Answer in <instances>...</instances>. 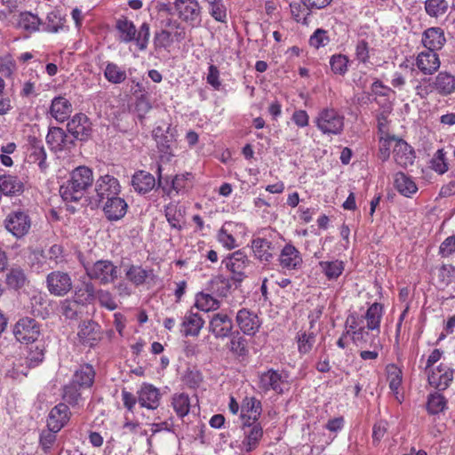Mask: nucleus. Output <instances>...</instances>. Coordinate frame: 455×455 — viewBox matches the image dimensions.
Segmentation results:
<instances>
[{
	"instance_id": "obj_1",
	"label": "nucleus",
	"mask_w": 455,
	"mask_h": 455,
	"mask_svg": "<svg viewBox=\"0 0 455 455\" xmlns=\"http://www.w3.org/2000/svg\"><path fill=\"white\" fill-rule=\"evenodd\" d=\"M94 181L92 170L81 165L75 168L69 175V179L64 183L60 193L67 202H78L81 200Z\"/></svg>"
},
{
	"instance_id": "obj_2",
	"label": "nucleus",
	"mask_w": 455,
	"mask_h": 455,
	"mask_svg": "<svg viewBox=\"0 0 455 455\" xmlns=\"http://www.w3.org/2000/svg\"><path fill=\"white\" fill-rule=\"evenodd\" d=\"M116 28L118 31L120 42L128 44L134 41L140 51H145L148 48L150 28L147 22L142 23L137 30L132 21L127 18H121L116 20Z\"/></svg>"
},
{
	"instance_id": "obj_3",
	"label": "nucleus",
	"mask_w": 455,
	"mask_h": 455,
	"mask_svg": "<svg viewBox=\"0 0 455 455\" xmlns=\"http://www.w3.org/2000/svg\"><path fill=\"white\" fill-rule=\"evenodd\" d=\"M221 264L231 273V280L240 284L247 278L246 269L250 267L251 260L243 250H237L228 254Z\"/></svg>"
},
{
	"instance_id": "obj_4",
	"label": "nucleus",
	"mask_w": 455,
	"mask_h": 455,
	"mask_svg": "<svg viewBox=\"0 0 455 455\" xmlns=\"http://www.w3.org/2000/svg\"><path fill=\"white\" fill-rule=\"evenodd\" d=\"M344 116L335 108L322 109L315 119L316 127L323 134H340L344 129Z\"/></svg>"
},
{
	"instance_id": "obj_5",
	"label": "nucleus",
	"mask_w": 455,
	"mask_h": 455,
	"mask_svg": "<svg viewBox=\"0 0 455 455\" xmlns=\"http://www.w3.org/2000/svg\"><path fill=\"white\" fill-rule=\"evenodd\" d=\"M90 280L98 281L100 284H108L118 277V268L110 260H98L92 265L84 266Z\"/></svg>"
},
{
	"instance_id": "obj_6",
	"label": "nucleus",
	"mask_w": 455,
	"mask_h": 455,
	"mask_svg": "<svg viewBox=\"0 0 455 455\" xmlns=\"http://www.w3.org/2000/svg\"><path fill=\"white\" fill-rule=\"evenodd\" d=\"M4 227L17 239L28 234L31 228V219L28 213L21 209L10 212L4 220Z\"/></svg>"
},
{
	"instance_id": "obj_7",
	"label": "nucleus",
	"mask_w": 455,
	"mask_h": 455,
	"mask_svg": "<svg viewBox=\"0 0 455 455\" xmlns=\"http://www.w3.org/2000/svg\"><path fill=\"white\" fill-rule=\"evenodd\" d=\"M120 191L121 186L116 178L108 174L100 176L95 181V196L92 197V203L100 206L105 200L118 196Z\"/></svg>"
},
{
	"instance_id": "obj_8",
	"label": "nucleus",
	"mask_w": 455,
	"mask_h": 455,
	"mask_svg": "<svg viewBox=\"0 0 455 455\" xmlns=\"http://www.w3.org/2000/svg\"><path fill=\"white\" fill-rule=\"evenodd\" d=\"M13 334L20 342L34 343L41 335V325L33 318H20L14 326Z\"/></svg>"
},
{
	"instance_id": "obj_9",
	"label": "nucleus",
	"mask_w": 455,
	"mask_h": 455,
	"mask_svg": "<svg viewBox=\"0 0 455 455\" xmlns=\"http://www.w3.org/2000/svg\"><path fill=\"white\" fill-rule=\"evenodd\" d=\"M240 427L243 432V440L240 444V449L247 453L252 452L258 449L263 438V427L259 422L241 423Z\"/></svg>"
},
{
	"instance_id": "obj_10",
	"label": "nucleus",
	"mask_w": 455,
	"mask_h": 455,
	"mask_svg": "<svg viewBox=\"0 0 455 455\" xmlns=\"http://www.w3.org/2000/svg\"><path fill=\"white\" fill-rule=\"evenodd\" d=\"M174 7L180 19L192 28L201 23V9L196 0H175Z\"/></svg>"
},
{
	"instance_id": "obj_11",
	"label": "nucleus",
	"mask_w": 455,
	"mask_h": 455,
	"mask_svg": "<svg viewBox=\"0 0 455 455\" xmlns=\"http://www.w3.org/2000/svg\"><path fill=\"white\" fill-rule=\"evenodd\" d=\"M158 179L157 185L158 187H162L164 190L165 188L163 186V178H162V167L158 165ZM131 185L134 188V190L140 194L145 195L150 192L156 185V180L154 175L146 172V171H137L132 177Z\"/></svg>"
},
{
	"instance_id": "obj_12",
	"label": "nucleus",
	"mask_w": 455,
	"mask_h": 455,
	"mask_svg": "<svg viewBox=\"0 0 455 455\" xmlns=\"http://www.w3.org/2000/svg\"><path fill=\"white\" fill-rule=\"evenodd\" d=\"M46 284L51 294L60 297L68 294L73 287L71 276L68 273L59 270L47 275Z\"/></svg>"
},
{
	"instance_id": "obj_13",
	"label": "nucleus",
	"mask_w": 455,
	"mask_h": 455,
	"mask_svg": "<svg viewBox=\"0 0 455 455\" xmlns=\"http://www.w3.org/2000/svg\"><path fill=\"white\" fill-rule=\"evenodd\" d=\"M68 132L81 141L87 140L92 135V123L86 115L76 114L67 124Z\"/></svg>"
},
{
	"instance_id": "obj_14",
	"label": "nucleus",
	"mask_w": 455,
	"mask_h": 455,
	"mask_svg": "<svg viewBox=\"0 0 455 455\" xmlns=\"http://www.w3.org/2000/svg\"><path fill=\"white\" fill-rule=\"evenodd\" d=\"M78 329L77 337L79 342L84 346L92 347L96 346L102 338L100 326L92 320L82 322Z\"/></svg>"
},
{
	"instance_id": "obj_15",
	"label": "nucleus",
	"mask_w": 455,
	"mask_h": 455,
	"mask_svg": "<svg viewBox=\"0 0 455 455\" xmlns=\"http://www.w3.org/2000/svg\"><path fill=\"white\" fill-rule=\"evenodd\" d=\"M287 386V381L277 371L271 369L259 375V387L264 392L272 390L282 394Z\"/></svg>"
},
{
	"instance_id": "obj_16",
	"label": "nucleus",
	"mask_w": 455,
	"mask_h": 455,
	"mask_svg": "<svg viewBox=\"0 0 455 455\" xmlns=\"http://www.w3.org/2000/svg\"><path fill=\"white\" fill-rule=\"evenodd\" d=\"M233 330V321L228 314L219 312L212 315L209 323V331L217 339L229 337Z\"/></svg>"
},
{
	"instance_id": "obj_17",
	"label": "nucleus",
	"mask_w": 455,
	"mask_h": 455,
	"mask_svg": "<svg viewBox=\"0 0 455 455\" xmlns=\"http://www.w3.org/2000/svg\"><path fill=\"white\" fill-rule=\"evenodd\" d=\"M106 218L108 220L116 221L124 217L127 212L128 204L124 198L118 196L108 198L100 204Z\"/></svg>"
},
{
	"instance_id": "obj_18",
	"label": "nucleus",
	"mask_w": 455,
	"mask_h": 455,
	"mask_svg": "<svg viewBox=\"0 0 455 455\" xmlns=\"http://www.w3.org/2000/svg\"><path fill=\"white\" fill-rule=\"evenodd\" d=\"M70 411L67 404L59 403L55 405L49 412L47 419V427L52 432H59L68 422L70 419Z\"/></svg>"
},
{
	"instance_id": "obj_19",
	"label": "nucleus",
	"mask_w": 455,
	"mask_h": 455,
	"mask_svg": "<svg viewBox=\"0 0 455 455\" xmlns=\"http://www.w3.org/2000/svg\"><path fill=\"white\" fill-rule=\"evenodd\" d=\"M262 413V404L256 397L246 396L241 405L240 419L241 423H255L259 422V419Z\"/></svg>"
},
{
	"instance_id": "obj_20",
	"label": "nucleus",
	"mask_w": 455,
	"mask_h": 455,
	"mask_svg": "<svg viewBox=\"0 0 455 455\" xmlns=\"http://www.w3.org/2000/svg\"><path fill=\"white\" fill-rule=\"evenodd\" d=\"M236 323L246 335H254L261 324L258 315L246 308H242L237 312Z\"/></svg>"
},
{
	"instance_id": "obj_21",
	"label": "nucleus",
	"mask_w": 455,
	"mask_h": 455,
	"mask_svg": "<svg viewBox=\"0 0 455 455\" xmlns=\"http://www.w3.org/2000/svg\"><path fill=\"white\" fill-rule=\"evenodd\" d=\"M427 372L429 385L438 390L446 389L453 379V371L445 365H439L435 371L431 370Z\"/></svg>"
},
{
	"instance_id": "obj_22",
	"label": "nucleus",
	"mask_w": 455,
	"mask_h": 455,
	"mask_svg": "<svg viewBox=\"0 0 455 455\" xmlns=\"http://www.w3.org/2000/svg\"><path fill=\"white\" fill-rule=\"evenodd\" d=\"M440 65L439 56L434 51L421 52L416 59V66L424 75H433L438 70Z\"/></svg>"
},
{
	"instance_id": "obj_23",
	"label": "nucleus",
	"mask_w": 455,
	"mask_h": 455,
	"mask_svg": "<svg viewBox=\"0 0 455 455\" xmlns=\"http://www.w3.org/2000/svg\"><path fill=\"white\" fill-rule=\"evenodd\" d=\"M28 158L31 163L36 164L42 172L48 168L46 163V152L43 142L35 137L28 139Z\"/></svg>"
},
{
	"instance_id": "obj_24",
	"label": "nucleus",
	"mask_w": 455,
	"mask_h": 455,
	"mask_svg": "<svg viewBox=\"0 0 455 455\" xmlns=\"http://www.w3.org/2000/svg\"><path fill=\"white\" fill-rule=\"evenodd\" d=\"M433 87L437 94L445 97L455 92V76L443 71L432 78Z\"/></svg>"
},
{
	"instance_id": "obj_25",
	"label": "nucleus",
	"mask_w": 455,
	"mask_h": 455,
	"mask_svg": "<svg viewBox=\"0 0 455 455\" xmlns=\"http://www.w3.org/2000/svg\"><path fill=\"white\" fill-rule=\"evenodd\" d=\"M394 159L402 167L411 165L415 159L411 147L403 140H397L394 145Z\"/></svg>"
},
{
	"instance_id": "obj_26",
	"label": "nucleus",
	"mask_w": 455,
	"mask_h": 455,
	"mask_svg": "<svg viewBox=\"0 0 455 455\" xmlns=\"http://www.w3.org/2000/svg\"><path fill=\"white\" fill-rule=\"evenodd\" d=\"M315 321H310L308 330H300L296 335L298 350L300 354H308L314 347L316 341L317 331L314 330Z\"/></svg>"
},
{
	"instance_id": "obj_27",
	"label": "nucleus",
	"mask_w": 455,
	"mask_h": 455,
	"mask_svg": "<svg viewBox=\"0 0 455 455\" xmlns=\"http://www.w3.org/2000/svg\"><path fill=\"white\" fill-rule=\"evenodd\" d=\"M160 401L159 390L152 385L144 384L139 391L138 402L145 408L155 410Z\"/></svg>"
},
{
	"instance_id": "obj_28",
	"label": "nucleus",
	"mask_w": 455,
	"mask_h": 455,
	"mask_svg": "<svg viewBox=\"0 0 455 455\" xmlns=\"http://www.w3.org/2000/svg\"><path fill=\"white\" fill-rule=\"evenodd\" d=\"M445 41L444 33L441 28H429L424 31L422 36V43L429 51L436 52L440 50L444 45Z\"/></svg>"
},
{
	"instance_id": "obj_29",
	"label": "nucleus",
	"mask_w": 455,
	"mask_h": 455,
	"mask_svg": "<svg viewBox=\"0 0 455 455\" xmlns=\"http://www.w3.org/2000/svg\"><path fill=\"white\" fill-rule=\"evenodd\" d=\"M279 261L283 268L297 269L302 264V258L293 245L286 244L281 251Z\"/></svg>"
},
{
	"instance_id": "obj_30",
	"label": "nucleus",
	"mask_w": 455,
	"mask_h": 455,
	"mask_svg": "<svg viewBox=\"0 0 455 455\" xmlns=\"http://www.w3.org/2000/svg\"><path fill=\"white\" fill-rule=\"evenodd\" d=\"M351 338L357 347H364L369 346L371 348L382 347L378 335L369 333L364 327H360L353 331Z\"/></svg>"
},
{
	"instance_id": "obj_31",
	"label": "nucleus",
	"mask_w": 455,
	"mask_h": 455,
	"mask_svg": "<svg viewBox=\"0 0 455 455\" xmlns=\"http://www.w3.org/2000/svg\"><path fill=\"white\" fill-rule=\"evenodd\" d=\"M50 112L52 117H54L58 122L62 123L70 116L72 112V105L69 100L64 97H55L52 100Z\"/></svg>"
},
{
	"instance_id": "obj_32",
	"label": "nucleus",
	"mask_w": 455,
	"mask_h": 455,
	"mask_svg": "<svg viewBox=\"0 0 455 455\" xmlns=\"http://www.w3.org/2000/svg\"><path fill=\"white\" fill-rule=\"evenodd\" d=\"M251 249L255 258L262 262H269L273 259L274 246L267 238L258 237L253 239Z\"/></svg>"
},
{
	"instance_id": "obj_33",
	"label": "nucleus",
	"mask_w": 455,
	"mask_h": 455,
	"mask_svg": "<svg viewBox=\"0 0 455 455\" xmlns=\"http://www.w3.org/2000/svg\"><path fill=\"white\" fill-rule=\"evenodd\" d=\"M204 324V319L197 313L189 312L183 318L181 332L186 337L197 336Z\"/></svg>"
},
{
	"instance_id": "obj_34",
	"label": "nucleus",
	"mask_w": 455,
	"mask_h": 455,
	"mask_svg": "<svg viewBox=\"0 0 455 455\" xmlns=\"http://www.w3.org/2000/svg\"><path fill=\"white\" fill-rule=\"evenodd\" d=\"M5 283L9 288L17 291L25 287L28 283V279L24 269L20 267H12L6 274Z\"/></svg>"
},
{
	"instance_id": "obj_35",
	"label": "nucleus",
	"mask_w": 455,
	"mask_h": 455,
	"mask_svg": "<svg viewBox=\"0 0 455 455\" xmlns=\"http://www.w3.org/2000/svg\"><path fill=\"white\" fill-rule=\"evenodd\" d=\"M94 377L95 371L92 366L84 364L75 371L71 382L77 385L79 387H90L94 381Z\"/></svg>"
},
{
	"instance_id": "obj_36",
	"label": "nucleus",
	"mask_w": 455,
	"mask_h": 455,
	"mask_svg": "<svg viewBox=\"0 0 455 455\" xmlns=\"http://www.w3.org/2000/svg\"><path fill=\"white\" fill-rule=\"evenodd\" d=\"M23 191V183L16 176L3 175L0 176V194L16 195Z\"/></svg>"
},
{
	"instance_id": "obj_37",
	"label": "nucleus",
	"mask_w": 455,
	"mask_h": 455,
	"mask_svg": "<svg viewBox=\"0 0 455 455\" xmlns=\"http://www.w3.org/2000/svg\"><path fill=\"white\" fill-rule=\"evenodd\" d=\"M97 291L91 281H83L75 290L76 300L81 304L91 303L96 299Z\"/></svg>"
},
{
	"instance_id": "obj_38",
	"label": "nucleus",
	"mask_w": 455,
	"mask_h": 455,
	"mask_svg": "<svg viewBox=\"0 0 455 455\" xmlns=\"http://www.w3.org/2000/svg\"><path fill=\"white\" fill-rule=\"evenodd\" d=\"M44 343L42 340L31 343L25 359L27 365L29 368L37 366L44 358Z\"/></svg>"
},
{
	"instance_id": "obj_39",
	"label": "nucleus",
	"mask_w": 455,
	"mask_h": 455,
	"mask_svg": "<svg viewBox=\"0 0 455 455\" xmlns=\"http://www.w3.org/2000/svg\"><path fill=\"white\" fill-rule=\"evenodd\" d=\"M170 129L171 128L169 126L166 130L158 126L153 131V136L156 141L159 150L165 154L170 152L172 143L174 140L173 134L170 133Z\"/></svg>"
},
{
	"instance_id": "obj_40",
	"label": "nucleus",
	"mask_w": 455,
	"mask_h": 455,
	"mask_svg": "<svg viewBox=\"0 0 455 455\" xmlns=\"http://www.w3.org/2000/svg\"><path fill=\"white\" fill-rule=\"evenodd\" d=\"M394 185L397 191L405 196H410L418 190L415 182L403 172L395 173Z\"/></svg>"
},
{
	"instance_id": "obj_41",
	"label": "nucleus",
	"mask_w": 455,
	"mask_h": 455,
	"mask_svg": "<svg viewBox=\"0 0 455 455\" xmlns=\"http://www.w3.org/2000/svg\"><path fill=\"white\" fill-rule=\"evenodd\" d=\"M383 307L379 303H373L366 311L367 330L379 331L380 320L382 317Z\"/></svg>"
},
{
	"instance_id": "obj_42",
	"label": "nucleus",
	"mask_w": 455,
	"mask_h": 455,
	"mask_svg": "<svg viewBox=\"0 0 455 455\" xmlns=\"http://www.w3.org/2000/svg\"><path fill=\"white\" fill-rule=\"evenodd\" d=\"M104 76L109 83L118 84L125 81L127 75L125 70L116 63L108 62L104 69Z\"/></svg>"
},
{
	"instance_id": "obj_43",
	"label": "nucleus",
	"mask_w": 455,
	"mask_h": 455,
	"mask_svg": "<svg viewBox=\"0 0 455 455\" xmlns=\"http://www.w3.org/2000/svg\"><path fill=\"white\" fill-rule=\"evenodd\" d=\"M165 217L172 228L181 229L184 223L183 211L175 204H169L165 208Z\"/></svg>"
},
{
	"instance_id": "obj_44",
	"label": "nucleus",
	"mask_w": 455,
	"mask_h": 455,
	"mask_svg": "<svg viewBox=\"0 0 455 455\" xmlns=\"http://www.w3.org/2000/svg\"><path fill=\"white\" fill-rule=\"evenodd\" d=\"M172 405L176 414L180 418L185 417L189 412L190 408V401L188 395L184 393L173 395L172 399Z\"/></svg>"
},
{
	"instance_id": "obj_45",
	"label": "nucleus",
	"mask_w": 455,
	"mask_h": 455,
	"mask_svg": "<svg viewBox=\"0 0 455 455\" xmlns=\"http://www.w3.org/2000/svg\"><path fill=\"white\" fill-rule=\"evenodd\" d=\"M319 266L329 280L337 279L344 270L343 262L339 260L320 261Z\"/></svg>"
},
{
	"instance_id": "obj_46",
	"label": "nucleus",
	"mask_w": 455,
	"mask_h": 455,
	"mask_svg": "<svg viewBox=\"0 0 455 455\" xmlns=\"http://www.w3.org/2000/svg\"><path fill=\"white\" fill-rule=\"evenodd\" d=\"M39 18L30 12H22L20 14L18 26L20 28L28 32H36L40 25Z\"/></svg>"
},
{
	"instance_id": "obj_47",
	"label": "nucleus",
	"mask_w": 455,
	"mask_h": 455,
	"mask_svg": "<svg viewBox=\"0 0 455 455\" xmlns=\"http://www.w3.org/2000/svg\"><path fill=\"white\" fill-rule=\"evenodd\" d=\"M65 132L60 127H52L46 135L47 144L54 150H63Z\"/></svg>"
},
{
	"instance_id": "obj_48",
	"label": "nucleus",
	"mask_w": 455,
	"mask_h": 455,
	"mask_svg": "<svg viewBox=\"0 0 455 455\" xmlns=\"http://www.w3.org/2000/svg\"><path fill=\"white\" fill-rule=\"evenodd\" d=\"M446 0H426L425 10L430 17L437 18L443 15L448 10Z\"/></svg>"
},
{
	"instance_id": "obj_49",
	"label": "nucleus",
	"mask_w": 455,
	"mask_h": 455,
	"mask_svg": "<svg viewBox=\"0 0 455 455\" xmlns=\"http://www.w3.org/2000/svg\"><path fill=\"white\" fill-rule=\"evenodd\" d=\"M446 399L439 393L431 394L427 399V408L430 414H438L446 408Z\"/></svg>"
},
{
	"instance_id": "obj_50",
	"label": "nucleus",
	"mask_w": 455,
	"mask_h": 455,
	"mask_svg": "<svg viewBox=\"0 0 455 455\" xmlns=\"http://www.w3.org/2000/svg\"><path fill=\"white\" fill-rule=\"evenodd\" d=\"M229 337L230 341L228 344L229 350L237 355H244L247 351L245 339L238 331L232 332Z\"/></svg>"
},
{
	"instance_id": "obj_51",
	"label": "nucleus",
	"mask_w": 455,
	"mask_h": 455,
	"mask_svg": "<svg viewBox=\"0 0 455 455\" xmlns=\"http://www.w3.org/2000/svg\"><path fill=\"white\" fill-rule=\"evenodd\" d=\"M80 388L73 382L66 385L63 388V400L72 406L77 405L81 400Z\"/></svg>"
},
{
	"instance_id": "obj_52",
	"label": "nucleus",
	"mask_w": 455,
	"mask_h": 455,
	"mask_svg": "<svg viewBox=\"0 0 455 455\" xmlns=\"http://www.w3.org/2000/svg\"><path fill=\"white\" fill-rule=\"evenodd\" d=\"M196 307L205 312L214 311L220 307V302L209 294H198L196 296Z\"/></svg>"
},
{
	"instance_id": "obj_53",
	"label": "nucleus",
	"mask_w": 455,
	"mask_h": 455,
	"mask_svg": "<svg viewBox=\"0 0 455 455\" xmlns=\"http://www.w3.org/2000/svg\"><path fill=\"white\" fill-rule=\"evenodd\" d=\"M148 276V271L140 266H131L126 271V277L135 285L143 284Z\"/></svg>"
},
{
	"instance_id": "obj_54",
	"label": "nucleus",
	"mask_w": 455,
	"mask_h": 455,
	"mask_svg": "<svg viewBox=\"0 0 455 455\" xmlns=\"http://www.w3.org/2000/svg\"><path fill=\"white\" fill-rule=\"evenodd\" d=\"M290 7L291 15L297 22L307 24V18L310 16L312 11L311 8L299 3L291 4Z\"/></svg>"
},
{
	"instance_id": "obj_55",
	"label": "nucleus",
	"mask_w": 455,
	"mask_h": 455,
	"mask_svg": "<svg viewBox=\"0 0 455 455\" xmlns=\"http://www.w3.org/2000/svg\"><path fill=\"white\" fill-rule=\"evenodd\" d=\"M387 371L389 387L392 391L397 392L402 383V371L395 364L387 365Z\"/></svg>"
},
{
	"instance_id": "obj_56",
	"label": "nucleus",
	"mask_w": 455,
	"mask_h": 455,
	"mask_svg": "<svg viewBox=\"0 0 455 455\" xmlns=\"http://www.w3.org/2000/svg\"><path fill=\"white\" fill-rule=\"evenodd\" d=\"M77 300L65 299L60 304L61 314L68 319H76L80 309Z\"/></svg>"
},
{
	"instance_id": "obj_57",
	"label": "nucleus",
	"mask_w": 455,
	"mask_h": 455,
	"mask_svg": "<svg viewBox=\"0 0 455 455\" xmlns=\"http://www.w3.org/2000/svg\"><path fill=\"white\" fill-rule=\"evenodd\" d=\"M348 59L346 55L335 54L330 60L331 70L335 74L344 75L347 71Z\"/></svg>"
},
{
	"instance_id": "obj_58",
	"label": "nucleus",
	"mask_w": 455,
	"mask_h": 455,
	"mask_svg": "<svg viewBox=\"0 0 455 455\" xmlns=\"http://www.w3.org/2000/svg\"><path fill=\"white\" fill-rule=\"evenodd\" d=\"M96 299H98L100 305L110 311H113L117 308V303L115 300L111 292L106 290H98L96 294Z\"/></svg>"
},
{
	"instance_id": "obj_59",
	"label": "nucleus",
	"mask_w": 455,
	"mask_h": 455,
	"mask_svg": "<svg viewBox=\"0 0 455 455\" xmlns=\"http://www.w3.org/2000/svg\"><path fill=\"white\" fill-rule=\"evenodd\" d=\"M231 278L228 279L223 275H217L212 280V288L221 296L226 297L231 289Z\"/></svg>"
},
{
	"instance_id": "obj_60",
	"label": "nucleus",
	"mask_w": 455,
	"mask_h": 455,
	"mask_svg": "<svg viewBox=\"0 0 455 455\" xmlns=\"http://www.w3.org/2000/svg\"><path fill=\"white\" fill-rule=\"evenodd\" d=\"M432 169L439 174H443L448 171V164L445 158L443 149H438L431 160Z\"/></svg>"
},
{
	"instance_id": "obj_61",
	"label": "nucleus",
	"mask_w": 455,
	"mask_h": 455,
	"mask_svg": "<svg viewBox=\"0 0 455 455\" xmlns=\"http://www.w3.org/2000/svg\"><path fill=\"white\" fill-rule=\"evenodd\" d=\"M63 27L62 19L58 12L48 13L45 23V30L51 33H57Z\"/></svg>"
},
{
	"instance_id": "obj_62",
	"label": "nucleus",
	"mask_w": 455,
	"mask_h": 455,
	"mask_svg": "<svg viewBox=\"0 0 455 455\" xmlns=\"http://www.w3.org/2000/svg\"><path fill=\"white\" fill-rule=\"evenodd\" d=\"M329 42L327 31L323 28H317L309 38L310 45L315 49L327 45Z\"/></svg>"
},
{
	"instance_id": "obj_63",
	"label": "nucleus",
	"mask_w": 455,
	"mask_h": 455,
	"mask_svg": "<svg viewBox=\"0 0 455 455\" xmlns=\"http://www.w3.org/2000/svg\"><path fill=\"white\" fill-rule=\"evenodd\" d=\"M415 91L417 95L420 97V99H427V96L435 92L433 87V82L431 77H425L421 79V81L415 86Z\"/></svg>"
},
{
	"instance_id": "obj_64",
	"label": "nucleus",
	"mask_w": 455,
	"mask_h": 455,
	"mask_svg": "<svg viewBox=\"0 0 455 455\" xmlns=\"http://www.w3.org/2000/svg\"><path fill=\"white\" fill-rule=\"evenodd\" d=\"M209 12L211 16L219 22L225 23L227 21V10L223 4V1L217 2V4L210 6Z\"/></svg>"
}]
</instances>
